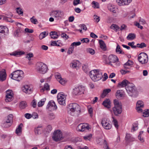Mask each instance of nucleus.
I'll list each match as a JSON object with an SVG mask.
<instances>
[{"label":"nucleus","instance_id":"nucleus-43","mask_svg":"<svg viewBox=\"0 0 149 149\" xmlns=\"http://www.w3.org/2000/svg\"><path fill=\"white\" fill-rule=\"evenodd\" d=\"M92 135L91 134H90L88 135H87L85 136H84L83 137L84 139L86 140L89 141L91 138H92Z\"/></svg>","mask_w":149,"mask_h":149},{"label":"nucleus","instance_id":"nucleus-51","mask_svg":"<svg viewBox=\"0 0 149 149\" xmlns=\"http://www.w3.org/2000/svg\"><path fill=\"white\" fill-rule=\"evenodd\" d=\"M41 127H42V126H38V127H37V128H35L34 129V131L36 134H38L40 133H39V131H40V130L39 129V128Z\"/></svg>","mask_w":149,"mask_h":149},{"label":"nucleus","instance_id":"nucleus-3","mask_svg":"<svg viewBox=\"0 0 149 149\" xmlns=\"http://www.w3.org/2000/svg\"><path fill=\"white\" fill-rule=\"evenodd\" d=\"M91 78L94 81H97L101 79L102 77V73L99 70H94L90 72Z\"/></svg>","mask_w":149,"mask_h":149},{"label":"nucleus","instance_id":"nucleus-7","mask_svg":"<svg viewBox=\"0 0 149 149\" xmlns=\"http://www.w3.org/2000/svg\"><path fill=\"white\" fill-rule=\"evenodd\" d=\"M138 60L142 64L146 63L148 61V56L145 53H141L139 55Z\"/></svg>","mask_w":149,"mask_h":149},{"label":"nucleus","instance_id":"nucleus-33","mask_svg":"<svg viewBox=\"0 0 149 149\" xmlns=\"http://www.w3.org/2000/svg\"><path fill=\"white\" fill-rule=\"evenodd\" d=\"M97 143L102 145L106 141V140L102 139V138H98L96 140Z\"/></svg>","mask_w":149,"mask_h":149},{"label":"nucleus","instance_id":"nucleus-40","mask_svg":"<svg viewBox=\"0 0 149 149\" xmlns=\"http://www.w3.org/2000/svg\"><path fill=\"white\" fill-rule=\"evenodd\" d=\"M20 31L19 29H18L15 31L14 34L15 36L18 37L20 36Z\"/></svg>","mask_w":149,"mask_h":149},{"label":"nucleus","instance_id":"nucleus-41","mask_svg":"<svg viewBox=\"0 0 149 149\" xmlns=\"http://www.w3.org/2000/svg\"><path fill=\"white\" fill-rule=\"evenodd\" d=\"M110 28L113 30L116 29V31H117L120 28L116 24H112L110 26Z\"/></svg>","mask_w":149,"mask_h":149},{"label":"nucleus","instance_id":"nucleus-26","mask_svg":"<svg viewBox=\"0 0 149 149\" xmlns=\"http://www.w3.org/2000/svg\"><path fill=\"white\" fill-rule=\"evenodd\" d=\"M99 42L100 43V47L103 50H106V46L104 41L102 40H99Z\"/></svg>","mask_w":149,"mask_h":149},{"label":"nucleus","instance_id":"nucleus-1","mask_svg":"<svg viewBox=\"0 0 149 149\" xmlns=\"http://www.w3.org/2000/svg\"><path fill=\"white\" fill-rule=\"evenodd\" d=\"M68 109V112L72 116H78L81 112L80 106L76 103L70 104Z\"/></svg>","mask_w":149,"mask_h":149},{"label":"nucleus","instance_id":"nucleus-11","mask_svg":"<svg viewBox=\"0 0 149 149\" xmlns=\"http://www.w3.org/2000/svg\"><path fill=\"white\" fill-rule=\"evenodd\" d=\"M46 108L47 109L51 111L56 109H57V106L56 105L54 101L51 100L48 102L46 107Z\"/></svg>","mask_w":149,"mask_h":149},{"label":"nucleus","instance_id":"nucleus-63","mask_svg":"<svg viewBox=\"0 0 149 149\" xmlns=\"http://www.w3.org/2000/svg\"><path fill=\"white\" fill-rule=\"evenodd\" d=\"M24 116L26 118L29 119L32 117V115L30 113H26L25 114Z\"/></svg>","mask_w":149,"mask_h":149},{"label":"nucleus","instance_id":"nucleus-4","mask_svg":"<svg viewBox=\"0 0 149 149\" xmlns=\"http://www.w3.org/2000/svg\"><path fill=\"white\" fill-rule=\"evenodd\" d=\"M114 107L112 108L113 112L116 116L120 114L122 111V104L117 99H115L113 101Z\"/></svg>","mask_w":149,"mask_h":149},{"label":"nucleus","instance_id":"nucleus-39","mask_svg":"<svg viewBox=\"0 0 149 149\" xmlns=\"http://www.w3.org/2000/svg\"><path fill=\"white\" fill-rule=\"evenodd\" d=\"M86 51L87 52L89 53L92 55H93L95 53V51L92 48L87 49Z\"/></svg>","mask_w":149,"mask_h":149},{"label":"nucleus","instance_id":"nucleus-48","mask_svg":"<svg viewBox=\"0 0 149 149\" xmlns=\"http://www.w3.org/2000/svg\"><path fill=\"white\" fill-rule=\"evenodd\" d=\"M13 96H8L6 95V99H5V101L6 102H10L12 100Z\"/></svg>","mask_w":149,"mask_h":149},{"label":"nucleus","instance_id":"nucleus-8","mask_svg":"<svg viewBox=\"0 0 149 149\" xmlns=\"http://www.w3.org/2000/svg\"><path fill=\"white\" fill-rule=\"evenodd\" d=\"M52 138L53 140L56 141H60L62 138V133L58 130L54 131Z\"/></svg>","mask_w":149,"mask_h":149},{"label":"nucleus","instance_id":"nucleus-22","mask_svg":"<svg viewBox=\"0 0 149 149\" xmlns=\"http://www.w3.org/2000/svg\"><path fill=\"white\" fill-rule=\"evenodd\" d=\"M85 126L84 124H80L78 125L77 128V130L78 131L83 132L85 130Z\"/></svg>","mask_w":149,"mask_h":149},{"label":"nucleus","instance_id":"nucleus-38","mask_svg":"<svg viewBox=\"0 0 149 149\" xmlns=\"http://www.w3.org/2000/svg\"><path fill=\"white\" fill-rule=\"evenodd\" d=\"M31 22L34 24H36L38 23L37 20L35 18L34 16H33L30 19Z\"/></svg>","mask_w":149,"mask_h":149},{"label":"nucleus","instance_id":"nucleus-13","mask_svg":"<svg viewBox=\"0 0 149 149\" xmlns=\"http://www.w3.org/2000/svg\"><path fill=\"white\" fill-rule=\"evenodd\" d=\"M132 0H116L117 3L120 6L128 5Z\"/></svg>","mask_w":149,"mask_h":149},{"label":"nucleus","instance_id":"nucleus-15","mask_svg":"<svg viewBox=\"0 0 149 149\" xmlns=\"http://www.w3.org/2000/svg\"><path fill=\"white\" fill-rule=\"evenodd\" d=\"M144 107L143 102L141 100L138 101L136 104V110L138 112H141L142 111V109L141 108H143Z\"/></svg>","mask_w":149,"mask_h":149},{"label":"nucleus","instance_id":"nucleus-37","mask_svg":"<svg viewBox=\"0 0 149 149\" xmlns=\"http://www.w3.org/2000/svg\"><path fill=\"white\" fill-rule=\"evenodd\" d=\"M136 47L142 48L146 47V45L144 42H142L141 44H137L136 45Z\"/></svg>","mask_w":149,"mask_h":149},{"label":"nucleus","instance_id":"nucleus-59","mask_svg":"<svg viewBox=\"0 0 149 149\" xmlns=\"http://www.w3.org/2000/svg\"><path fill=\"white\" fill-rule=\"evenodd\" d=\"M81 41L83 43H88L89 42V40L87 38H82L81 39Z\"/></svg>","mask_w":149,"mask_h":149},{"label":"nucleus","instance_id":"nucleus-10","mask_svg":"<svg viewBox=\"0 0 149 149\" xmlns=\"http://www.w3.org/2000/svg\"><path fill=\"white\" fill-rule=\"evenodd\" d=\"M101 124L103 127L106 129L109 130L111 127V125L109 123V121L106 118L102 119Z\"/></svg>","mask_w":149,"mask_h":149},{"label":"nucleus","instance_id":"nucleus-47","mask_svg":"<svg viewBox=\"0 0 149 149\" xmlns=\"http://www.w3.org/2000/svg\"><path fill=\"white\" fill-rule=\"evenodd\" d=\"M13 93L11 90H8L6 91V95L9 96H13Z\"/></svg>","mask_w":149,"mask_h":149},{"label":"nucleus","instance_id":"nucleus-19","mask_svg":"<svg viewBox=\"0 0 149 149\" xmlns=\"http://www.w3.org/2000/svg\"><path fill=\"white\" fill-rule=\"evenodd\" d=\"M80 63L78 61H73L71 63L70 66L72 68H76L79 66Z\"/></svg>","mask_w":149,"mask_h":149},{"label":"nucleus","instance_id":"nucleus-2","mask_svg":"<svg viewBox=\"0 0 149 149\" xmlns=\"http://www.w3.org/2000/svg\"><path fill=\"white\" fill-rule=\"evenodd\" d=\"M125 89L127 93L130 96L134 97L137 96L138 92L137 89L133 83H129L127 86L125 88Z\"/></svg>","mask_w":149,"mask_h":149},{"label":"nucleus","instance_id":"nucleus-24","mask_svg":"<svg viewBox=\"0 0 149 149\" xmlns=\"http://www.w3.org/2000/svg\"><path fill=\"white\" fill-rule=\"evenodd\" d=\"M13 115L12 114H10L8 116L7 120L5 122V125L7 123H9L11 124V122L12 123L13 122Z\"/></svg>","mask_w":149,"mask_h":149},{"label":"nucleus","instance_id":"nucleus-29","mask_svg":"<svg viewBox=\"0 0 149 149\" xmlns=\"http://www.w3.org/2000/svg\"><path fill=\"white\" fill-rule=\"evenodd\" d=\"M25 53L24 52L22 51H15L12 53L10 54L11 55H13L14 56H16L17 55H22L24 54Z\"/></svg>","mask_w":149,"mask_h":149},{"label":"nucleus","instance_id":"nucleus-34","mask_svg":"<svg viewBox=\"0 0 149 149\" xmlns=\"http://www.w3.org/2000/svg\"><path fill=\"white\" fill-rule=\"evenodd\" d=\"M27 106L26 103L24 101L21 102L19 104V107L21 109H24Z\"/></svg>","mask_w":149,"mask_h":149},{"label":"nucleus","instance_id":"nucleus-35","mask_svg":"<svg viewBox=\"0 0 149 149\" xmlns=\"http://www.w3.org/2000/svg\"><path fill=\"white\" fill-rule=\"evenodd\" d=\"M50 16H52L55 17H58V13L57 10L52 11L50 13Z\"/></svg>","mask_w":149,"mask_h":149},{"label":"nucleus","instance_id":"nucleus-56","mask_svg":"<svg viewBox=\"0 0 149 149\" xmlns=\"http://www.w3.org/2000/svg\"><path fill=\"white\" fill-rule=\"evenodd\" d=\"M17 12L19 14L23 15V12L22 11V9L20 8H16Z\"/></svg>","mask_w":149,"mask_h":149},{"label":"nucleus","instance_id":"nucleus-20","mask_svg":"<svg viewBox=\"0 0 149 149\" xmlns=\"http://www.w3.org/2000/svg\"><path fill=\"white\" fill-rule=\"evenodd\" d=\"M82 89V87L81 86L77 87L73 89L72 93L75 95L78 94L81 91Z\"/></svg>","mask_w":149,"mask_h":149},{"label":"nucleus","instance_id":"nucleus-17","mask_svg":"<svg viewBox=\"0 0 149 149\" xmlns=\"http://www.w3.org/2000/svg\"><path fill=\"white\" fill-rule=\"evenodd\" d=\"M129 83H130L126 79H124L121 82H119L118 85V86L120 87H125L127 86Z\"/></svg>","mask_w":149,"mask_h":149},{"label":"nucleus","instance_id":"nucleus-16","mask_svg":"<svg viewBox=\"0 0 149 149\" xmlns=\"http://www.w3.org/2000/svg\"><path fill=\"white\" fill-rule=\"evenodd\" d=\"M6 70L4 69H3L0 71V81H3L5 80L6 78Z\"/></svg>","mask_w":149,"mask_h":149},{"label":"nucleus","instance_id":"nucleus-18","mask_svg":"<svg viewBox=\"0 0 149 149\" xmlns=\"http://www.w3.org/2000/svg\"><path fill=\"white\" fill-rule=\"evenodd\" d=\"M111 102L109 99H106L103 102L102 104L105 107L109 109L111 107Z\"/></svg>","mask_w":149,"mask_h":149},{"label":"nucleus","instance_id":"nucleus-44","mask_svg":"<svg viewBox=\"0 0 149 149\" xmlns=\"http://www.w3.org/2000/svg\"><path fill=\"white\" fill-rule=\"evenodd\" d=\"M33 54L32 53L30 52L26 54V58H28L29 61H30L31 58L33 57Z\"/></svg>","mask_w":149,"mask_h":149},{"label":"nucleus","instance_id":"nucleus-49","mask_svg":"<svg viewBox=\"0 0 149 149\" xmlns=\"http://www.w3.org/2000/svg\"><path fill=\"white\" fill-rule=\"evenodd\" d=\"M48 118L50 120H52L55 118V116L53 113H51L49 114Z\"/></svg>","mask_w":149,"mask_h":149},{"label":"nucleus","instance_id":"nucleus-6","mask_svg":"<svg viewBox=\"0 0 149 149\" xmlns=\"http://www.w3.org/2000/svg\"><path fill=\"white\" fill-rule=\"evenodd\" d=\"M36 70L38 73L44 74L47 72L48 68L46 64L42 62H39L37 63Z\"/></svg>","mask_w":149,"mask_h":149},{"label":"nucleus","instance_id":"nucleus-30","mask_svg":"<svg viewBox=\"0 0 149 149\" xmlns=\"http://www.w3.org/2000/svg\"><path fill=\"white\" fill-rule=\"evenodd\" d=\"M23 124L21 123L18 126V127L16 129L15 133L17 134H19V133H21L22 132V127Z\"/></svg>","mask_w":149,"mask_h":149},{"label":"nucleus","instance_id":"nucleus-23","mask_svg":"<svg viewBox=\"0 0 149 149\" xmlns=\"http://www.w3.org/2000/svg\"><path fill=\"white\" fill-rule=\"evenodd\" d=\"M110 89H105L103 90V92L101 95L102 98H104L106 95L111 91Z\"/></svg>","mask_w":149,"mask_h":149},{"label":"nucleus","instance_id":"nucleus-12","mask_svg":"<svg viewBox=\"0 0 149 149\" xmlns=\"http://www.w3.org/2000/svg\"><path fill=\"white\" fill-rule=\"evenodd\" d=\"M108 60L109 61V64L112 65L111 64V63H115L117 62L118 59V58L117 57L114 55H110L108 57Z\"/></svg>","mask_w":149,"mask_h":149},{"label":"nucleus","instance_id":"nucleus-50","mask_svg":"<svg viewBox=\"0 0 149 149\" xmlns=\"http://www.w3.org/2000/svg\"><path fill=\"white\" fill-rule=\"evenodd\" d=\"M92 4L93 5V7L95 8H99L98 3L95 1H93L92 2Z\"/></svg>","mask_w":149,"mask_h":149},{"label":"nucleus","instance_id":"nucleus-46","mask_svg":"<svg viewBox=\"0 0 149 149\" xmlns=\"http://www.w3.org/2000/svg\"><path fill=\"white\" fill-rule=\"evenodd\" d=\"M3 20L6 21L7 22H13L14 21L12 20L11 18L5 16L3 17Z\"/></svg>","mask_w":149,"mask_h":149},{"label":"nucleus","instance_id":"nucleus-42","mask_svg":"<svg viewBox=\"0 0 149 149\" xmlns=\"http://www.w3.org/2000/svg\"><path fill=\"white\" fill-rule=\"evenodd\" d=\"M138 124L137 123H134L132 125V127L131 130L132 131H134L138 129Z\"/></svg>","mask_w":149,"mask_h":149},{"label":"nucleus","instance_id":"nucleus-60","mask_svg":"<svg viewBox=\"0 0 149 149\" xmlns=\"http://www.w3.org/2000/svg\"><path fill=\"white\" fill-rule=\"evenodd\" d=\"M120 72L122 74H124L130 73V71L126 70H120Z\"/></svg>","mask_w":149,"mask_h":149},{"label":"nucleus","instance_id":"nucleus-27","mask_svg":"<svg viewBox=\"0 0 149 149\" xmlns=\"http://www.w3.org/2000/svg\"><path fill=\"white\" fill-rule=\"evenodd\" d=\"M115 95L116 97L118 99L123 97L124 95L123 94L122 92V91L120 90H118L116 93Z\"/></svg>","mask_w":149,"mask_h":149},{"label":"nucleus","instance_id":"nucleus-57","mask_svg":"<svg viewBox=\"0 0 149 149\" xmlns=\"http://www.w3.org/2000/svg\"><path fill=\"white\" fill-rule=\"evenodd\" d=\"M134 42H129L128 43V45L130 46L132 48L135 49L136 47V46L135 45H134Z\"/></svg>","mask_w":149,"mask_h":149},{"label":"nucleus","instance_id":"nucleus-36","mask_svg":"<svg viewBox=\"0 0 149 149\" xmlns=\"http://www.w3.org/2000/svg\"><path fill=\"white\" fill-rule=\"evenodd\" d=\"M116 51V52H118L120 54H125L124 52L122 51L120 46L118 44H117V46Z\"/></svg>","mask_w":149,"mask_h":149},{"label":"nucleus","instance_id":"nucleus-9","mask_svg":"<svg viewBox=\"0 0 149 149\" xmlns=\"http://www.w3.org/2000/svg\"><path fill=\"white\" fill-rule=\"evenodd\" d=\"M57 98L58 102L59 104L63 106L65 105L66 97L64 95L60 93H59L57 95Z\"/></svg>","mask_w":149,"mask_h":149},{"label":"nucleus","instance_id":"nucleus-45","mask_svg":"<svg viewBox=\"0 0 149 149\" xmlns=\"http://www.w3.org/2000/svg\"><path fill=\"white\" fill-rule=\"evenodd\" d=\"M46 100L45 99H44L41 100L38 103V106L39 107H41L43 106Z\"/></svg>","mask_w":149,"mask_h":149},{"label":"nucleus","instance_id":"nucleus-62","mask_svg":"<svg viewBox=\"0 0 149 149\" xmlns=\"http://www.w3.org/2000/svg\"><path fill=\"white\" fill-rule=\"evenodd\" d=\"M25 31L26 33H32L33 32V30L32 29H29L28 28H26L25 29Z\"/></svg>","mask_w":149,"mask_h":149},{"label":"nucleus","instance_id":"nucleus-64","mask_svg":"<svg viewBox=\"0 0 149 149\" xmlns=\"http://www.w3.org/2000/svg\"><path fill=\"white\" fill-rule=\"evenodd\" d=\"M103 144L104 145V149H110L109 148L108 144L107 143L106 141L105 143H104Z\"/></svg>","mask_w":149,"mask_h":149},{"label":"nucleus","instance_id":"nucleus-58","mask_svg":"<svg viewBox=\"0 0 149 149\" xmlns=\"http://www.w3.org/2000/svg\"><path fill=\"white\" fill-rule=\"evenodd\" d=\"M74 47H72L70 46V47L69 48L67 53L69 54H70L73 53L74 50Z\"/></svg>","mask_w":149,"mask_h":149},{"label":"nucleus","instance_id":"nucleus-32","mask_svg":"<svg viewBox=\"0 0 149 149\" xmlns=\"http://www.w3.org/2000/svg\"><path fill=\"white\" fill-rule=\"evenodd\" d=\"M135 38V35L134 34L130 33L127 37V39L129 40H132L134 39Z\"/></svg>","mask_w":149,"mask_h":149},{"label":"nucleus","instance_id":"nucleus-28","mask_svg":"<svg viewBox=\"0 0 149 149\" xmlns=\"http://www.w3.org/2000/svg\"><path fill=\"white\" fill-rule=\"evenodd\" d=\"M125 140L128 141H134V139L131 136L130 134L127 133L125 137Z\"/></svg>","mask_w":149,"mask_h":149},{"label":"nucleus","instance_id":"nucleus-52","mask_svg":"<svg viewBox=\"0 0 149 149\" xmlns=\"http://www.w3.org/2000/svg\"><path fill=\"white\" fill-rule=\"evenodd\" d=\"M143 116L144 117H148L149 116V109H148L143 112Z\"/></svg>","mask_w":149,"mask_h":149},{"label":"nucleus","instance_id":"nucleus-55","mask_svg":"<svg viewBox=\"0 0 149 149\" xmlns=\"http://www.w3.org/2000/svg\"><path fill=\"white\" fill-rule=\"evenodd\" d=\"M58 40L54 41L52 42L51 45L52 46H60L59 44H58L57 42H58Z\"/></svg>","mask_w":149,"mask_h":149},{"label":"nucleus","instance_id":"nucleus-61","mask_svg":"<svg viewBox=\"0 0 149 149\" xmlns=\"http://www.w3.org/2000/svg\"><path fill=\"white\" fill-rule=\"evenodd\" d=\"M58 13V17H61L63 15V13L62 11L59 10H57Z\"/></svg>","mask_w":149,"mask_h":149},{"label":"nucleus","instance_id":"nucleus-14","mask_svg":"<svg viewBox=\"0 0 149 149\" xmlns=\"http://www.w3.org/2000/svg\"><path fill=\"white\" fill-rule=\"evenodd\" d=\"M22 90L24 92L28 94H30L32 93V88L28 85H24L22 88Z\"/></svg>","mask_w":149,"mask_h":149},{"label":"nucleus","instance_id":"nucleus-54","mask_svg":"<svg viewBox=\"0 0 149 149\" xmlns=\"http://www.w3.org/2000/svg\"><path fill=\"white\" fill-rule=\"evenodd\" d=\"M133 63L132 61H131L130 60H128L124 64H127V65L131 66L132 67V66L133 65Z\"/></svg>","mask_w":149,"mask_h":149},{"label":"nucleus","instance_id":"nucleus-25","mask_svg":"<svg viewBox=\"0 0 149 149\" xmlns=\"http://www.w3.org/2000/svg\"><path fill=\"white\" fill-rule=\"evenodd\" d=\"M50 86L49 85L48 83H46L44 85L43 87H42L40 89V91L41 92H43L45 90L49 91L50 90Z\"/></svg>","mask_w":149,"mask_h":149},{"label":"nucleus","instance_id":"nucleus-5","mask_svg":"<svg viewBox=\"0 0 149 149\" xmlns=\"http://www.w3.org/2000/svg\"><path fill=\"white\" fill-rule=\"evenodd\" d=\"M9 77L11 79L19 81L24 77V72L21 70H16L10 74Z\"/></svg>","mask_w":149,"mask_h":149},{"label":"nucleus","instance_id":"nucleus-31","mask_svg":"<svg viewBox=\"0 0 149 149\" xmlns=\"http://www.w3.org/2000/svg\"><path fill=\"white\" fill-rule=\"evenodd\" d=\"M48 34V33L46 31H44L41 33L39 36L40 39L41 40L43 39L47 36Z\"/></svg>","mask_w":149,"mask_h":149},{"label":"nucleus","instance_id":"nucleus-53","mask_svg":"<svg viewBox=\"0 0 149 149\" xmlns=\"http://www.w3.org/2000/svg\"><path fill=\"white\" fill-rule=\"evenodd\" d=\"M81 44V43L80 42H74L72 43L71 45V46L72 47H74V46H76L80 45Z\"/></svg>","mask_w":149,"mask_h":149},{"label":"nucleus","instance_id":"nucleus-21","mask_svg":"<svg viewBox=\"0 0 149 149\" xmlns=\"http://www.w3.org/2000/svg\"><path fill=\"white\" fill-rule=\"evenodd\" d=\"M8 30L7 27L3 26H0V33L5 34L8 33Z\"/></svg>","mask_w":149,"mask_h":149}]
</instances>
